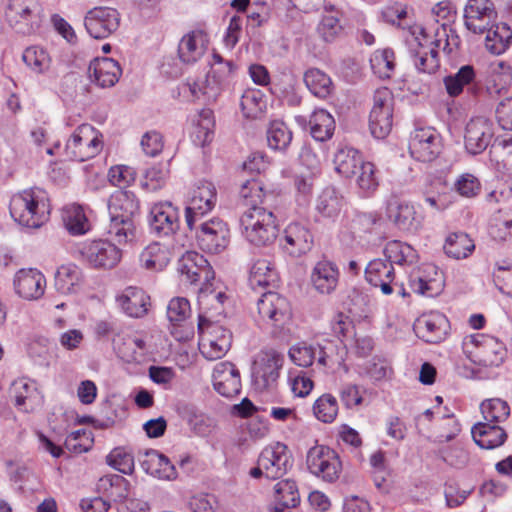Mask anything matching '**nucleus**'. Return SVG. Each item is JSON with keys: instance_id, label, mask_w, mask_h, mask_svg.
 I'll return each instance as SVG.
<instances>
[{"instance_id": "1", "label": "nucleus", "mask_w": 512, "mask_h": 512, "mask_svg": "<svg viewBox=\"0 0 512 512\" xmlns=\"http://www.w3.org/2000/svg\"><path fill=\"white\" fill-rule=\"evenodd\" d=\"M110 223L108 234L119 244H125L136 238L137 219L140 214V201L129 190H117L109 199Z\"/></svg>"}, {"instance_id": "2", "label": "nucleus", "mask_w": 512, "mask_h": 512, "mask_svg": "<svg viewBox=\"0 0 512 512\" xmlns=\"http://www.w3.org/2000/svg\"><path fill=\"white\" fill-rule=\"evenodd\" d=\"M11 217L20 225L39 228L49 218L50 206L44 192L31 188L15 194L10 201Z\"/></svg>"}, {"instance_id": "3", "label": "nucleus", "mask_w": 512, "mask_h": 512, "mask_svg": "<svg viewBox=\"0 0 512 512\" xmlns=\"http://www.w3.org/2000/svg\"><path fill=\"white\" fill-rule=\"evenodd\" d=\"M240 227L246 241L257 247L270 246L279 235L276 216L268 207L247 209L240 217Z\"/></svg>"}, {"instance_id": "4", "label": "nucleus", "mask_w": 512, "mask_h": 512, "mask_svg": "<svg viewBox=\"0 0 512 512\" xmlns=\"http://www.w3.org/2000/svg\"><path fill=\"white\" fill-rule=\"evenodd\" d=\"M102 148V134L92 125L84 123L67 140L64 155L68 160L83 162L97 156Z\"/></svg>"}, {"instance_id": "5", "label": "nucleus", "mask_w": 512, "mask_h": 512, "mask_svg": "<svg viewBox=\"0 0 512 512\" xmlns=\"http://www.w3.org/2000/svg\"><path fill=\"white\" fill-rule=\"evenodd\" d=\"M261 320L274 332L282 331L292 320V308L288 299L277 292L267 291L257 301Z\"/></svg>"}, {"instance_id": "6", "label": "nucleus", "mask_w": 512, "mask_h": 512, "mask_svg": "<svg viewBox=\"0 0 512 512\" xmlns=\"http://www.w3.org/2000/svg\"><path fill=\"white\" fill-rule=\"evenodd\" d=\"M410 33L415 42V47L411 44L410 55L413 58L414 66L417 71L425 74H434L440 67L438 48L441 46L442 39L431 41V46L426 45L427 34L423 27H410Z\"/></svg>"}, {"instance_id": "7", "label": "nucleus", "mask_w": 512, "mask_h": 512, "mask_svg": "<svg viewBox=\"0 0 512 512\" xmlns=\"http://www.w3.org/2000/svg\"><path fill=\"white\" fill-rule=\"evenodd\" d=\"M394 97L388 88L377 89L369 115V129L376 139L386 138L393 126Z\"/></svg>"}, {"instance_id": "8", "label": "nucleus", "mask_w": 512, "mask_h": 512, "mask_svg": "<svg viewBox=\"0 0 512 512\" xmlns=\"http://www.w3.org/2000/svg\"><path fill=\"white\" fill-rule=\"evenodd\" d=\"M283 357L274 350H261L254 358L251 367V379L258 391L272 389L279 378Z\"/></svg>"}, {"instance_id": "9", "label": "nucleus", "mask_w": 512, "mask_h": 512, "mask_svg": "<svg viewBox=\"0 0 512 512\" xmlns=\"http://www.w3.org/2000/svg\"><path fill=\"white\" fill-rule=\"evenodd\" d=\"M41 12L42 8L37 0H9L5 16L15 30L30 34L39 28Z\"/></svg>"}, {"instance_id": "10", "label": "nucleus", "mask_w": 512, "mask_h": 512, "mask_svg": "<svg viewBox=\"0 0 512 512\" xmlns=\"http://www.w3.org/2000/svg\"><path fill=\"white\" fill-rule=\"evenodd\" d=\"M217 200V192L213 183L200 181L192 190L185 208V221L189 230L196 228L197 222L211 212Z\"/></svg>"}, {"instance_id": "11", "label": "nucleus", "mask_w": 512, "mask_h": 512, "mask_svg": "<svg viewBox=\"0 0 512 512\" xmlns=\"http://www.w3.org/2000/svg\"><path fill=\"white\" fill-rule=\"evenodd\" d=\"M308 470L322 480L332 483L339 478L341 462L337 453L324 445L311 447L306 456Z\"/></svg>"}, {"instance_id": "12", "label": "nucleus", "mask_w": 512, "mask_h": 512, "mask_svg": "<svg viewBox=\"0 0 512 512\" xmlns=\"http://www.w3.org/2000/svg\"><path fill=\"white\" fill-rule=\"evenodd\" d=\"M442 149L441 135L432 127H417L409 138V152L420 162L435 160Z\"/></svg>"}, {"instance_id": "13", "label": "nucleus", "mask_w": 512, "mask_h": 512, "mask_svg": "<svg viewBox=\"0 0 512 512\" xmlns=\"http://www.w3.org/2000/svg\"><path fill=\"white\" fill-rule=\"evenodd\" d=\"M196 230V239L203 251L217 254L223 251L230 239L228 225L219 218L203 222Z\"/></svg>"}, {"instance_id": "14", "label": "nucleus", "mask_w": 512, "mask_h": 512, "mask_svg": "<svg viewBox=\"0 0 512 512\" xmlns=\"http://www.w3.org/2000/svg\"><path fill=\"white\" fill-rule=\"evenodd\" d=\"M258 464L265 468L268 479L276 480L292 468L293 457L284 443L276 442L262 450Z\"/></svg>"}, {"instance_id": "15", "label": "nucleus", "mask_w": 512, "mask_h": 512, "mask_svg": "<svg viewBox=\"0 0 512 512\" xmlns=\"http://www.w3.org/2000/svg\"><path fill=\"white\" fill-rule=\"evenodd\" d=\"M84 25L91 37L104 39L119 28L120 15L114 8L95 7L87 12Z\"/></svg>"}, {"instance_id": "16", "label": "nucleus", "mask_w": 512, "mask_h": 512, "mask_svg": "<svg viewBox=\"0 0 512 512\" xmlns=\"http://www.w3.org/2000/svg\"><path fill=\"white\" fill-rule=\"evenodd\" d=\"M496 17L497 12L490 0H468L464 7L465 26L475 34H484Z\"/></svg>"}, {"instance_id": "17", "label": "nucleus", "mask_w": 512, "mask_h": 512, "mask_svg": "<svg viewBox=\"0 0 512 512\" xmlns=\"http://www.w3.org/2000/svg\"><path fill=\"white\" fill-rule=\"evenodd\" d=\"M494 137L493 123L485 117L472 118L466 125L464 143L466 151L472 155L485 151Z\"/></svg>"}, {"instance_id": "18", "label": "nucleus", "mask_w": 512, "mask_h": 512, "mask_svg": "<svg viewBox=\"0 0 512 512\" xmlns=\"http://www.w3.org/2000/svg\"><path fill=\"white\" fill-rule=\"evenodd\" d=\"M83 258L95 268L110 269L121 259V250L108 240H95L81 249Z\"/></svg>"}, {"instance_id": "19", "label": "nucleus", "mask_w": 512, "mask_h": 512, "mask_svg": "<svg viewBox=\"0 0 512 512\" xmlns=\"http://www.w3.org/2000/svg\"><path fill=\"white\" fill-rule=\"evenodd\" d=\"M151 232L159 237L170 236L179 229V210L171 202L155 204L150 211Z\"/></svg>"}, {"instance_id": "20", "label": "nucleus", "mask_w": 512, "mask_h": 512, "mask_svg": "<svg viewBox=\"0 0 512 512\" xmlns=\"http://www.w3.org/2000/svg\"><path fill=\"white\" fill-rule=\"evenodd\" d=\"M281 247L291 256H301L311 250L313 236L310 230L302 223L288 224L280 239Z\"/></svg>"}, {"instance_id": "21", "label": "nucleus", "mask_w": 512, "mask_h": 512, "mask_svg": "<svg viewBox=\"0 0 512 512\" xmlns=\"http://www.w3.org/2000/svg\"><path fill=\"white\" fill-rule=\"evenodd\" d=\"M9 396L15 406L24 411L32 412L42 405L43 397L37 384L28 378H19L12 382Z\"/></svg>"}, {"instance_id": "22", "label": "nucleus", "mask_w": 512, "mask_h": 512, "mask_svg": "<svg viewBox=\"0 0 512 512\" xmlns=\"http://www.w3.org/2000/svg\"><path fill=\"white\" fill-rule=\"evenodd\" d=\"M449 327V321L444 314L431 312L418 318L414 329L419 338L436 344L446 338Z\"/></svg>"}, {"instance_id": "23", "label": "nucleus", "mask_w": 512, "mask_h": 512, "mask_svg": "<svg viewBox=\"0 0 512 512\" xmlns=\"http://www.w3.org/2000/svg\"><path fill=\"white\" fill-rule=\"evenodd\" d=\"M212 380L214 389L224 397L232 398L241 391L240 372L232 362L217 363L213 369Z\"/></svg>"}, {"instance_id": "24", "label": "nucleus", "mask_w": 512, "mask_h": 512, "mask_svg": "<svg viewBox=\"0 0 512 512\" xmlns=\"http://www.w3.org/2000/svg\"><path fill=\"white\" fill-rule=\"evenodd\" d=\"M178 270L191 284L203 281L208 283L214 278V273L203 255L194 251L186 252L178 262Z\"/></svg>"}, {"instance_id": "25", "label": "nucleus", "mask_w": 512, "mask_h": 512, "mask_svg": "<svg viewBox=\"0 0 512 512\" xmlns=\"http://www.w3.org/2000/svg\"><path fill=\"white\" fill-rule=\"evenodd\" d=\"M46 279L37 269H21L14 277L16 293L25 300L39 299L45 291Z\"/></svg>"}, {"instance_id": "26", "label": "nucleus", "mask_w": 512, "mask_h": 512, "mask_svg": "<svg viewBox=\"0 0 512 512\" xmlns=\"http://www.w3.org/2000/svg\"><path fill=\"white\" fill-rule=\"evenodd\" d=\"M89 79L100 88L113 87L122 74L119 63L108 57L95 58L88 67Z\"/></svg>"}, {"instance_id": "27", "label": "nucleus", "mask_w": 512, "mask_h": 512, "mask_svg": "<svg viewBox=\"0 0 512 512\" xmlns=\"http://www.w3.org/2000/svg\"><path fill=\"white\" fill-rule=\"evenodd\" d=\"M386 214L388 218L398 227L407 232H416L421 226L420 220L416 218V212L412 205L405 201L392 197L387 202Z\"/></svg>"}, {"instance_id": "28", "label": "nucleus", "mask_w": 512, "mask_h": 512, "mask_svg": "<svg viewBox=\"0 0 512 512\" xmlns=\"http://www.w3.org/2000/svg\"><path fill=\"white\" fill-rule=\"evenodd\" d=\"M366 280L374 287H379L384 295H390L397 286L395 270L391 263L384 259L370 261L365 269Z\"/></svg>"}, {"instance_id": "29", "label": "nucleus", "mask_w": 512, "mask_h": 512, "mask_svg": "<svg viewBox=\"0 0 512 512\" xmlns=\"http://www.w3.org/2000/svg\"><path fill=\"white\" fill-rule=\"evenodd\" d=\"M208 36L202 30H193L185 34L178 45V56L184 64H194L205 54Z\"/></svg>"}, {"instance_id": "30", "label": "nucleus", "mask_w": 512, "mask_h": 512, "mask_svg": "<svg viewBox=\"0 0 512 512\" xmlns=\"http://www.w3.org/2000/svg\"><path fill=\"white\" fill-rule=\"evenodd\" d=\"M471 435L481 449L493 450L502 446L508 434L499 424L490 422H478L471 428Z\"/></svg>"}, {"instance_id": "31", "label": "nucleus", "mask_w": 512, "mask_h": 512, "mask_svg": "<svg viewBox=\"0 0 512 512\" xmlns=\"http://www.w3.org/2000/svg\"><path fill=\"white\" fill-rule=\"evenodd\" d=\"M344 205V197L332 186L324 188L315 204L318 221L335 222Z\"/></svg>"}, {"instance_id": "32", "label": "nucleus", "mask_w": 512, "mask_h": 512, "mask_svg": "<svg viewBox=\"0 0 512 512\" xmlns=\"http://www.w3.org/2000/svg\"><path fill=\"white\" fill-rule=\"evenodd\" d=\"M477 347L479 362L484 366H499L506 355L504 344L489 335H476L472 339Z\"/></svg>"}, {"instance_id": "33", "label": "nucleus", "mask_w": 512, "mask_h": 512, "mask_svg": "<svg viewBox=\"0 0 512 512\" xmlns=\"http://www.w3.org/2000/svg\"><path fill=\"white\" fill-rule=\"evenodd\" d=\"M339 281V270L337 266L328 260L316 263L311 273L313 287L322 294L333 292Z\"/></svg>"}, {"instance_id": "34", "label": "nucleus", "mask_w": 512, "mask_h": 512, "mask_svg": "<svg viewBox=\"0 0 512 512\" xmlns=\"http://www.w3.org/2000/svg\"><path fill=\"white\" fill-rule=\"evenodd\" d=\"M123 311L130 317L140 318L147 314L150 306V297L138 287H128L117 298Z\"/></svg>"}, {"instance_id": "35", "label": "nucleus", "mask_w": 512, "mask_h": 512, "mask_svg": "<svg viewBox=\"0 0 512 512\" xmlns=\"http://www.w3.org/2000/svg\"><path fill=\"white\" fill-rule=\"evenodd\" d=\"M141 467L147 474L159 479L173 480L177 477L176 468L170 459L157 450L151 449L145 453Z\"/></svg>"}, {"instance_id": "36", "label": "nucleus", "mask_w": 512, "mask_h": 512, "mask_svg": "<svg viewBox=\"0 0 512 512\" xmlns=\"http://www.w3.org/2000/svg\"><path fill=\"white\" fill-rule=\"evenodd\" d=\"M278 274L273 264L267 259L256 260L250 268L248 284L254 291H261L268 287H275Z\"/></svg>"}, {"instance_id": "37", "label": "nucleus", "mask_w": 512, "mask_h": 512, "mask_svg": "<svg viewBox=\"0 0 512 512\" xmlns=\"http://www.w3.org/2000/svg\"><path fill=\"white\" fill-rule=\"evenodd\" d=\"M275 506L272 512H290L300 503V494L297 484L292 479H284L274 486Z\"/></svg>"}, {"instance_id": "38", "label": "nucleus", "mask_w": 512, "mask_h": 512, "mask_svg": "<svg viewBox=\"0 0 512 512\" xmlns=\"http://www.w3.org/2000/svg\"><path fill=\"white\" fill-rule=\"evenodd\" d=\"M363 162L359 151L346 145H339L333 158L336 172L345 178L356 175Z\"/></svg>"}, {"instance_id": "39", "label": "nucleus", "mask_w": 512, "mask_h": 512, "mask_svg": "<svg viewBox=\"0 0 512 512\" xmlns=\"http://www.w3.org/2000/svg\"><path fill=\"white\" fill-rule=\"evenodd\" d=\"M512 43V30L506 23H491L486 30L485 46L494 55L503 54Z\"/></svg>"}, {"instance_id": "40", "label": "nucleus", "mask_w": 512, "mask_h": 512, "mask_svg": "<svg viewBox=\"0 0 512 512\" xmlns=\"http://www.w3.org/2000/svg\"><path fill=\"white\" fill-rule=\"evenodd\" d=\"M424 271L428 274H434L435 277L426 278L425 276H417L412 278L411 286L413 291L428 297L439 295L444 288L442 272H439L434 265H427Z\"/></svg>"}, {"instance_id": "41", "label": "nucleus", "mask_w": 512, "mask_h": 512, "mask_svg": "<svg viewBox=\"0 0 512 512\" xmlns=\"http://www.w3.org/2000/svg\"><path fill=\"white\" fill-rule=\"evenodd\" d=\"M443 249L448 257L460 260L474 251L475 244L467 233L454 232L447 236Z\"/></svg>"}, {"instance_id": "42", "label": "nucleus", "mask_w": 512, "mask_h": 512, "mask_svg": "<svg viewBox=\"0 0 512 512\" xmlns=\"http://www.w3.org/2000/svg\"><path fill=\"white\" fill-rule=\"evenodd\" d=\"M311 136L320 142L330 139L335 130L333 116L324 109L315 110L309 120Z\"/></svg>"}, {"instance_id": "43", "label": "nucleus", "mask_w": 512, "mask_h": 512, "mask_svg": "<svg viewBox=\"0 0 512 512\" xmlns=\"http://www.w3.org/2000/svg\"><path fill=\"white\" fill-rule=\"evenodd\" d=\"M385 261L398 265H411L417 261V253L414 248L406 243L394 240L385 245Z\"/></svg>"}, {"instance_id": "44", "label": "nucleus", "mask_w": 512, "mask_h": 512, "mask_svg": "<svg viewBox=\"0 0 512 512\" xmlns=\"http://www.w3.org/2000/svg\"><path fill=\"white\" fill-rule=\"evenodd\" d=\"M304 82L309 91L321 99L327 98L333 91L331 78L317 68L308 69L304 73Z\"/></svg>"}, {"instance_id": "45", "label": "nucleus", "mask_w": 512, "mask_h": 512, "mask_svg": "<svg viewBox=\"0 0 512 512\" xmlns=\"http://www.w3.org/2000/svg\"><path fill=\"white\" fill-rule=\"evenodd\" d=\"M62 217L66 229L72 235H83L90 228L84 209L78 204L65 206Z\"/></svg>"}, {"instance_id": "46", "label": "nucleus", "mask_w": 512, "mask_h": 512, "mask_svg": "<svg viewBox=\"0 0 512 512\" xmlns=\"http://www.w3.org/2000/svg\"><path fill=\"white\" fill-rule=\"evenodd\" d=\"M356 184L363 197H371L379 187L378 169L372 162H363L358 168Z\"/></svg>"}, {"instance_id": "47", "label": "nucleus", "mask_w": 512, "mask_h": 512, "mask_svg": "<svg viewBox=\"0 0 512 512\" xmlns=\"http://www.w3.org/2000/svg\"><path fill=\"white\" fill-rule=\"evenodd\" d=\"M82 279L81 269L75 264L60 266L55 274V287L62 294H69L75 291Z\"/></svg>"}, {"instance_id": "48", "label": "nucleus", "mask_w": 512, "mask_h": 512, "mask_svg": "<svg viewBox=\"0 0 512 512\" xmlns=\"http://www.w3.org/2000/svg\"><path fill=\"white\" fill-rule=\"evenodd\" d=\"M266 136L268 146L278 151H285L292 141V131L281 120H273L269 123Z\"/></svg>"}, {"instance_id": "49", "label": "nucleus", "mask_w": 512, "mask_h": 512, "mask_svg": "<svg viewBox=\"0 0 512 512\" xmlns=\"http://www.w3.org/2000/svg\"><path fill=\"white\" fill-rule=\"evenodd\" d=\"M475 79V70L471 65L462 66L455 74L448 75L443 79L446 91L449 96L457 97L465 86Z\"/></svg>"}, {"instance_id": "50", "label": "nucleus", "mask_w": 512, "mask_h": 512, "mask_svg": "<svg viewBox=\"0 0 512 512\" xmlns=\"http://www.w3.org/2000/svg\"><path fill=\"white\" fill-rule=\"evenodd\" d=\"M239 195L250 208L264 207L270 196L263 191L261 183L253 177L242 182Z\"/></svg>"}, {"instance_id": "51", "label": "nucleus", "mask_w": 512, "mask_h": 512, "mask_svg": "<svg viewBox=\"0 0 512 512\" xmlns=\"http://www.w3.org/2000/svg\"><path fill=\"white\" fill-rule=\"evenodd\" d=\"M240 107L244 117L249 119L258 118L266 108L263 93L257 89L246 90L242 94Z\"/></svg>"}, {"instance_id": "52", "label": "nucleus", "mask_w": 512, "mask_h": 512, "mask_svg": "<svg viewBox=\"0 0 512 512\" xmlns=\"http://www.w3.org/2000/svg\"><path fill=\"white\" fill-rule=\"evenodd\" d=\"M480 409L484 421L494 424L505 421L510 415V406L500 398L484 400L480 405Z\"/></svg>"}, {"instance_id": "53", "label": "nucleus", "mask_w": 512, "mask_h": 512, "mask_svg": "<svg viewBox=\"0 0 512 512\" xmlns=\"http://www.w3.org/2000/svg\"><path fill=\"white\" fill-rule=\"evenodd\" d=\"M168 262L167 251L159 243L148 245L140 254V263L147 270L160 271Z\"/></svg>"}, {"instance_id": "54", "label": "nucleus", "mask_w": 512, "mask_h": 512, "mask_svg": "<svg viewBox=\"0 0 512 512\" xmlns=\"http://www.w3.org/2000/svg\"><path fill=\"white\" fill-rule=\"evenodd\" d=\"M316 31L324 42L333 43L343 35L344 28L337 15H322Z\"/></svg>"}, {"instance_id": "55", "label": "nucleus", "mask_w": 512, "mask_h": 512, "mask_svg": "<svg viewBox=\"0 0 512 512\" xmlns=\"http://www.w3.org/2000/svg\"><path fill=\"white\" fill-rule=\"evenodd\" d=\"M395 54L390 48L377 50L370 58V65L375 74L381 78H389L395 68Z\"/></svg>"}, {"instance_id": "56", "label": "nucleus", "mask_w": 512, "mask_h": 512, "mask_svg": "<svg viewBox=\"0 0 512 512\" xmlns=\"http://www.w3.org/2000/svg\"><path fill=\"white\" fill-rule=\"evenodd\" d=\"M315 417L323 423H332L338 414V403L331 394H323L313 405Z\"/></svg>"}, {"instance_id": "57", "label": "nucleus", "mask_w": 512, "mask_h": 512, "mask_svg": "<svg viewBox=\"0 0 512 512\" xmlns=\"http://www.w3.org/2000/svg\"><path fill=\"white\" fill-rule=\"evenodd\" d=\"M198 331L200 333V339H210L211 341H224L232 344V333L224 326L209 321L203 316H199Z\"/></svg>"}, {"instance_id": "58", "label": "nucleus", "mask_w": 512, "mask_h": 512, "mask_svg": "<svg viewBox=\"0 0 512 512\" xmlns=\"http://www.w3.org/2000/svg\"><path fill=\"white\" fill-rule=\"evenodd\" d=\"M22 59L35 73L40 74L48 70L51 59L48 53L38 46H31L24 50Z\"/></svg>"}, {"instance_id": "59", "label": "nucleus", "mask_w": 512, "mask_h": 512, "mask_svg": "<svg viewBox=\"0 0 512 512\" xmlns=\"http://www.w3.org/2000/svg\"><path fill=\"white\" fill-rule=\"evenodd\" d=\"M224 84L225 82L220 80L216 74H210L208 72L203 82L194 83L192 85L191 92L197 95L198 90L208 102H214L223 90Z\"/></svg>"}, {"instance_id": "60", "label": "nucleus", "mask_w": 512, "mask_h": 512, "mask_svg": "<svg viewBox=\"0 0 512 512\" xmlns=\"http://www.w3.org/2000/svg\"><path fill=\"white\" fill-rule=\"evenodd\" d=\"M107 464L122 474L130 475L134 471V457L123 447L114 448L106 457Z\"/></svg>"}, {"instance_id": "61", "label": "nucleus", "mask_w": 512, "mask_h": 512, "mask_svg": "<svg viewBox=\"0 0 512 512\" xmlns=\"http://www.w3.org/2000/svg\"><path fill=\"white\" fill-rule=\"evenodd\" d=\"M289 356L300 367L311 366L317 360L316 346L306 342L298 343L290 348Z\"/></svg>"}, {"instance_id": "62", "label": "nucleus", "mask_w": 512, "mask_h": 512, "mask_svg": "<svg viewBox=\"0 0 512 512\" xmlns=\"http://www.w3.org/2000/svg\"><path fill=\"white\" fill-rule=\"evenodd\" d=\"M317 352V363L323 367L330 366L338 361L340 345L338 342L323 339L321 342L315 343Z\"/></svg>"}, {"instance_id": "63", "label": "nucleus", "mask_w": 512, "mask_h": 512, "mask_svg": "<svg viewBox=\"0 0 512 512\" xmlns=\"http://www.w3.org/2000/svg\"><path fill=\"white\" fill-rule=\"evenodd\" d=\"M378 220L379 217L376 213L358 212L351 220V233L355 237H361L364 234L371 233Z\"/></svg>"}, {"instance_id": "64", "label": "nucleus", "mask_w": 512, "mask_h": 512, "mask_svg": "<svg viewBox=\"0 0 512 512\" xmlns=\"http://www.w3.org/2000/svg\"><path fill=\"white\" fill-rule=\"evenodd\" d=\"M168 174L169 171L162 166L151 167L145 171L141 186L148 191H157L164 186Z\"/></svg>"}]
</instances>
